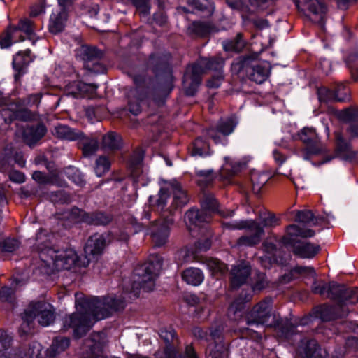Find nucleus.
I'll use <instances>...</instances> for the list:
<instances>
[{"mask_svg":"<svg viewBox=\"0 0 358 358\" xmlns=\"http://www.w3.org/2000/svg\"><path fill=\"white\" fill-rule=\"evenodd\" d=\"M314 294L337 301L339 299L349 300V303H358V288L348 287L334 282L326 284L324 282H317L315 280L312 286Z\"/></svg>","mask_w":358,"mask_h":358,"instance_id":"11","label":"nucleus"},{"mask_svg":"<svg viewBox=\"0 0 358 358\" xmlns=\"http://www.w3.org/2000/svg\"><path fill=\"white\" fill-rule=\"evenodd\" d=\"M70 345V339L67 337H55L51 345L46 350V356L48 358H55L61 352L65 351Z\"/></svg>","mask_w":358,"mask_h":358,"instance_id":"35","label":"nucleus"},{"mask_svg":"<svg viewBox=\"0 0 358 358\" xmlns=\"http://www.w3.org/2000/svg\"><path fill=\"white\" fill-rule=\"evenodd\" d=\"M103 149L115 151L119 150L122 146L121 137L115 132H108L102 137Z\"/></svg>","mask_w":358,"mask_h":358,"instance_id":"38","label":"nucleus"},{"mask_svg":"<svg viewBox=\"0 0 358 358\" xmlns=\"http://www.w3.org/2000/svg\"><path fill=\"white\" fill-rule=\"evenodd\" d=\"M162 268V258L157 255H151L144 264L135 268L134 282L130 292L136 296L139 289L145 292L153 290L155 280Z\"/></svg>","mask_w":358,"mask_h":358,"instance_id":"6","label":"nucleus"},{"mask_svg":"<svg viewBox=\"0 0 358 358\" xmlns=\"http://www.w3.org/2000/svg\"><path fill=\"white\" fill-rule=\"evenodd\" d=\"M170 55H151L149 59V64L154 66V71L157 72L159 69L169 73V61Z\"/></svg>","mask_w":358,"mask_h":358,"instance_id":"46","label":"nucleus"},{"mask_svg":"<svg viewBox=\"0 0 358 358\" xmlns=\"http://www.w3.org/2000/svg\"><path fill=\"white\" fill-rule=\"evenodd\" d=\"M187 3L192 12L207 10L209 14H212L214 10L213 3L208 1L202 3L199 0H188Z\"/></svg>","mask_w":358,"mask_h":358,"instance_id":"53","label":"nucleus"},{"mask_svg":"<svg viewBox=\"0 0 358 358\" xmlns=\"http://www.w3.org/2000/svg\"><path fill=\"white\" fill-rule=\"evenodd\" d=\"M196 174L199 178L197 180L198 185L201 187L208 186L215 178V175L212 169L198 170Z\"/></svg>","mask_w":358,"mask_h":358,"instance_id":"54","label":"nucleus"},{"mask_svg":"<svg viewBox=\"0 0 358 358\" xmlns=\"http://www.w3.org/2000/svg\"><path fill=\"white\" fill-rule=\"evenodd\" d=\"M47 129L42 123L27 127L23 132L24 141L31 147L35 145L46 134Z\"/></svg>","mask_w":358,"mask_h":358,"instance_id":"28","label":"nucleus"},{"mask_svg":"<svg viewBox=\"0 0 358 358\" xmlns=\"http://www.w3.org/2000/svg\"><path fill=\"white\" fill-rule=\"evenodd\" d=\"M13 149L12 148H6L0 153V171L6 172L9 171L13 165Z\"/></svg>","mask_w":358,"mask_h":358,"instance_id":"50","label":"nucleus"},{"mask_svg":"<svg viewBox=\"0 0 358 358\" xmlns=\"http://www.w3.org/2000/svg\"><path fill=\"white\" fill-rule=\"evenodd\" d=\"M260 223H258L264 229V227H275L280 224V220L270 212L263 213L259 215Z\"/></svg>","mask_w":358,"mask_h":358,"instance_id":"52","label":"nucleus"},{"mask_svg":"<svg viewBox=\"0 0 358 358\" xmlns=\"http://www.w3.org/2000/svg\"><path fill=\"white\" fill-rule=\"evenodd\" d=\"M36 317H38V321L41 325L43 327L50 325L55 320L52 306L45 302L31 303L22 315L23 322L20 327V333L26 334L31 331Z\"/></svg>","mask_w":358,"mask_h":358,"instance_id":"10","label":"nucleus"},{"mask_svg":"<svg viewBox=\"0 0 358 358\" xmlns=\"http://www.w3.org/2000/svg\"><path fill=\"white\" fill-rule=\"evenodd\" d=\"M97 85L95 84H87L81 82L73 83L71 87L67 89V94H71L73 97H78L83 93H93L96 91Z\"/></svg>","mask_w":358,"mask_h":358,"instance_id":"41","label":"nucleus"},{"mask_svg":"<svg viewBox=\"0 0 358 358\" xmlns=\"http://www.w3.org/2000/svg\"><path fill=\"white\" fill-rule=\"evenodd\" d=\"M286 235L282 238L285 245H292L293 253L303 259H312L320 250L319 245L307 241H296V237L310 238L315 236V231L301 228L296 224H289L286 228Z\"/></svg>","mask_w":358,"mask_h":358,"instance_id":"5","label":"nucleus"},{"mask_svg":"<svg viewBox=\"0 0 358 358\" xmlns=\"http://www.w3.org/2000/svg\"><path fill=\"white\" fill-rule=\"evenodd\" d=\"M189 153L192 157L208 155L210 153L209 145L202 138H197L189 146Z\"/></svg>","mask_w":358,"mask_h":358,"instance_id":"40","label":"nucleus"},{"mask_svg":"<svg viewBox=\"0 0 358 358\" xmlns=\"http://www.w3.org/2000/svg\"><path fill=\"white\" fill-rule=\"evenodd\" d=\"M336 304L331 306H322L317 310V317L322 321H330L338 317H344L352 311L349 306V300L345 299L336 301Z\"/></svg>","mask_w":358,"mask_h":358,"instance_id":"17","label":"nucleus"},{"mask_svg":"<svg viewBox=\"0 0 358 358\" xmlns=\"http://www.w3.org/2000/svg\"><path fill=\"white\" fill-rule=\"evenodd\" d=\"M226 162L220 170V174L223 178H229L240 171L245 166V164L234 162L229 158H225Z\"/></svg>","mask_w":358,"mask_h":358,"instance_id":"45","label":"nucleus"},{"mask_svg":"<svg viewBox=\"0 0 358 358\" xmlns=\"http://www.w3.org/2000/svg\"><path fill=\"white\" fill-rule=\"evenodd\" d=\"M222 45L226 51L240 52L244 48L245 41L243 38V34L238 33L234 39L224 41Z\"/></svg>","mask_w":358,"mask_h":358,"instance_id":"48","label":"nucleus"},{"mask_svg":"<svg viewBox=\"0 0 358 358\" xmlns=\"http://www.w3.org/2000/svg\"><path fill=\"white\" fill-rule=\"evenodd\" d=\"M50 198L54 203H68L70 201L69 195L64 191L52 192L50 195Z\"/></svg>","mask_w":358,"mask_h":358,"instance_id":"62","label":"nucleus"},{"mask_svg":"<svg viewBox=\"0 0 358 358\" xmlns=\"http://www.w3.org/2000/svg\"><path fill=\"white\" fill-rule=\"evenodd\" d=\"M103 52L94 46L82 45L76 50V56L84 62L85 68L95 73H103L106 71L105 66L100 62Z\"/></svg>","mask_w":358,"mask_h":358,"instance_id":"14","label":"nucleus"},{"mask_svg":"<svg viewBox=\"0 0 358 358\" xmlns=\"http://www.w3.org/2000/svg\"><path fill=\"white\" fill-rule=\"evenodd\" d=\"M250 180L252 192L255 194H258L264 185L267 182L268 176L263 173L253 171L251 173Z\"/></svg>","mask_w":358,"mask_h":358,"instance_id":"47","label":"nucleus"},{"mask_svg":"<svg viewBox=\"0 0 358 358\" xmlns=\"http://www.w3.org/2000/svg\"><path fill=\"white\" fill-rule=\"evenodd\" d=\"M173 222L172 219L157 220L150 223V234L155 246L164 245L169 235V225Z\"/></svg>","mask_w":358,"mask_h":358,"instance_id":"21","label":"nucleus"},{"mask_svg":"<svg viewBox=\"0 0 358 358\" xmlns=\"http://www.w3.org/2000/svg\"><path fill=\"white\" fill-rule=\"evenodd\" d=\"M8 29L10 33V34H11L14 43L23 41L25 39V37L23 36V33L17 27V26H10Z\"/></svg>","mask_w":358,"mask_h":358,"instance_id":"64","label":"nucleus"},{"mask_svg":"<svg viewBox=\"0 0 358 358\" xmlns=\"http://www.w3.org/2000/svg\"><path fill=\"white\" fill-rule=\"evenodd\" d=\"M299 139L306 145L301 150V157L308 160L313 155H319L326 151V148L322 144L313 128L304 127L298 134Z\"/></svg>","mask_w":358,"mask_h":358,"instance_id":"15","label":"nucleus"},{"mask_svg":"<svg viewBox=\"0 0 358 358\" xmlns=\"http://www.w3.org/2000/svg\"><path fill=\"white\" fill-rule=\"evenodd\" d=\"M53 134L59 138L68 141H76L81 136V132L64 124L57 125L54 129Z\"/></svg>","mask_w":358,"mask_h":358,"instance_id":"36","label":"nucleus"},{"mask_svg":"<svg viewBox=\"0 0 358 358\" xmlns=\"http://www.w3.org/2000/svg\"><path fill=\"white\" fill-rule=\"evenodd\" d=\"M222 224L229 229H248L252 232L250 234L241 236L237 239L236 245L238 246H255L261 242L262 238L264 235V230L254 220L223 222Z\"/></svg>","mask_w":358,"mask_h":358,"instance_id":"12","label":"nucleus"},{"mask_svg":"<svg viewBox=\"0 0 358 358\" xmlns=\"http://www.w3.org/2000/svg\"><path fill=\"white\" fill-rule=\"evenodd\" d=\"M20 246V242L16 238H7L0 243V248L3 253H12Z\"/></svg>","mask_w":358,"mask_h":358,"instance_id":"55","label":"nucleus"},{"mask_svg":"<svg viewBox=\"0 0 358 358\" xmlns=\"http://www.w3.org/2000/svg\"><path fill=\"white\" fill-rule=\"evenodd\" d=\"M200 210L191 209L186 212L185 217L190 224L195 226H201L208 223L211 219L212 214L217 213L224 217H231L234 214L232 210H222L218 208V203L214 196L204 194L201 199Z\"/></svg>","mask_w":358,"mask_h":358,"instance_id":"8","label":"nucleus"},{"mask_svg":"<svg viewBox=\"0 0 358 358\" xmlns=\"http://www.w3.org/2000/svg\"><path fill=\"white\" fill-rule=\"evenodd\" d=\"M182 278L187 284L197 286L203 281L204 275L200 269L190 267L182 272Z\"/></svg>","mask_w":358,"mask_h":358,"instance_id":"37","label":"nucleus"},{"mask_svg":"<svg viewBox=\"0 0 358 358\" xmlns=\"http://www.w3.org/2000/svg\"><path fill=\"white\" fill-rule=\"evenodd\" d=\"M251 273L250 266L248 262H241L234 266L230 272L231 287L237 289L243 285Z\"/></svg>","mask_w":358,"mask_h":358,"instance_id":"26","label":"nucleus"},{"mask_svg":"<svg viewBox=\"0 0 358 358\" xmlns=\"http://www.w3.org/2000/svg\"><path fill=\"white\" fill-rule=\"evenodd\" d=\"M32 61L33 58L29 50L20 51L14 56L13 67L15 71L14 75L15 81H20L21 76L26 73L29 64Z\"/></svg>","mask_w":358,"mask_h":358,"instance_id":"25","label":"nucleus"},{"mask_svg":"<svg viewBox=\"0 0 358 358\" xmlns=\"http://www.w3.org/2000/svg\"><path fill=\"white\" fill-rule=\"evenodd\" d=\"M324 213V215L315 216L309 210H298L296 211L295 220L305 224L312 223L313 225L329 224L330 220L334 218V216L331 213L325 212Z\"/></svg>","mask_w":358,"mask_h":358,"instance_id":"27","label":"nucleus"},{"mask_svg":"<svg viewBox=\"0 0 358 358\" xmlns=\"http://www.w3.org/2000/svg\"><path fill=\"white\" fill-rule=\"evenodd\" d=\"M1 106L3 115H8L10 122L14 120L29 121L34 117L29 108H23L20 99L8 100L6 98V103Z\"/></svg>","mask_w":358,"mask_h":358,"instance_id":"18","label":"nucleus"},{"mask_svg":"<svg viewBox=\"0 0 358 358\" xmlns=\"http://www.w3.org/2000/svg\"><path fill=\"white\" fill-rule=\"evenodd\" d=\"M78 141V147L82 150L85 157H90L95 154L99 148V138L96 136H85L81 133Z\"/></svg>","mask_w":358,"mask_h":358,"instance_id":"31","label":"nucleus"},{"mask_svg":"<svg viewBox=\"0 0 358 358\" xmlns=\"http://www.w3.org/2000/svg\"><path fill=\"white\" fill-rule=\"evenodd\" d=\"M34 249L38 252L41 267L45 268V272L69 270L78 261L76 251L69 248L56 250L50 247V238L48 233L40 229L36 234Z\"/></svg>","mask_w":358,"mask_h":358,"instance_id":"3","label":"nucleus"},{"mask_svg":"<svg viewBox=\"0 0 358 358\" xmlns=\"http://www.w3.org/2000/svg\"><path fill=\"white\" fill-rule=\"evenodd\" d=\"M345 96H339L337 91L323 87L319 90L318 95L320 101H328L334 100L338 102H343L348 99L347 93L345 92Z\"/></svg>","mask_w":358,"mask_h":358,"instance_id":"51","label":"nucleus"},{"mask_svg":"<svg viewBox=\"0 0 358 358\" xmlns=\"http://www.w3.org/2000/svg\"><path fill=\"white\" fill-rule=\"evenodd\" d=\"M292 271L300 275L308 276L315 279L316 273L313 267L311 266H296Z\"/></svg>","mask_w":358,"mask_h":358,"instance_id":"63","label":"nucleus"},{"mask_svg":"<svg viewBox=\"0 0 358 358\" xmlns=\"http://www.w3.org/2000/svg\"><path fill=\"white\" fill-rule=\"evenodd\" d=\"M334 136L336 152L343 157L350 155L352 153V150L350 141H347L340 131H336Z\"/></svg>","mask_w":358,"mask_h":358,"instance_id":"39","label":"nucleus"},{"mask_svg":"<svg viewBox=\"0 0 358 358\" xmlns=\"http://www.w3.org/2000/svg\"><path fill=\"white\" fill-rule=\"evenodd\" d=\"M11 338L6 331L0 330V358H32L39 355L41 345L32 342L17 351L10 348Z\"/></svg>","mask_w":358,"mask_h":358,"instance_id":"13","label":"nucleus"},{"mask_svg":"<svg viewBox=\"0 0 358 358\" xmlns=\"http://www.w3.org/2000/svg\"><path fill=\"white\" fill-rule=\"evenodd\" d=\"M67 11L66 9L59 8L53 12L50 17L49 31L52 34H58L64 29L67 20Z\"/></svg>","mask_w":358,"mask_h":358,"instance_id":"30","label":"nucleus"},{"mask_svg":"<svg viewBox=\"0 0 358 358\" xmlns=\"http://www.w3.org/2000/svg\"><path fill=\"white\" fill-rule=\"evenodd\" d=\"M112 219L110 215L105 214L102 212H96L88 213L86 223L94 225H106L112 221Z\"/></svg>","mask_w":358,"mask_h":358,"instance_id":"49","label":"nucleus"},{"mask_svg":"<svg viewBox=\"0 0 358 358\" xmlns=\"http://www.w3.org/2000/svg\"><path fill=\"white\" fill-rule=\"evenodd\" d=\"M252 291H242L238 297H237L229 306L228 308V316L230 319L238 320L242 317L243 310L245 308V304L252 299Z\"/></svg>","mask_w":358,"mask_h":358,"instance_id":"23","label":"nucleus"},{"mask_svg":"<svg viewBox=\"0 0 358 358\" xmlns=\"http://www.w3.org/2000/svg\"><path fill=\"white\" fill-rule=\"evenodd\" d=\"M208 358H227V349L222 342L213 343L206 348Z\"/></svg>","mask_w":358,"mask_h":358,"instance_id":"43","label":"nucleus"},{"mask_svg":"<svg viewBox=\"0 0 358 358\" xmlns=\"http://www.w3.org/2000/svg\"><path fill=\"white\" fill-rule=\"evenodd\" d=\"M32 178L37 183L41 185L52 184L56 185H62L59 180L58 175L55 173L46 174L40 171H35L32 173Z\"/></svg>","mask_w":358,"mask_h":358,"instance_id":"42","label":"nucleus"},{"mask_svg":"<svg viewBox=\"0 0 358 358\" xmlns=\"http://www.w3.org/2000/svg\"><path fill=\"white\" fill-rule=\"evenodd\" d=\"M215 31L217 30L215 26L210 22L195 21L188 27L189 34L196 37H206Z\"/></svg>","mask_w":358,"mask_h":358,"instance_id":"32","label":"nucleus"},{"mask_svg":"<svg viewBox=\"0 0 358 358\" xmlns=\"http://www.w3.org/2000/svg\"><path fill=\"white\" fill-rule=\"evenodd\" d=\"M257 55L239 57L232 64L231 68L236 73L244 72L249 79L256 83H264L269 76L271 66L266 62L258 63Z\"/></svg>","mask_w":358,"mask_h":358,"instance_id":"9","label":"nucleus"},{"mask_svg":"<svg viewBox=\"0 0 358 358\" xmlns=\"http://www.w3.org/2000/svg\"><path fill=\"white\" fill-rule=\"evenodd\" d=\"M111 241L112 236L110 234H94L88 238L84 248L85 253L86 255H99Z\"/></svg>","mask_w":358,"mask_h":358,"instance_id":"22","label":"nucleus"},{"mask_svg":"<svg viewBox=\"0 0 358 358\" xmlns=\"http://www.w3.org/2000/svg\"><path fill=\"white\" fill-rule=\"evenodd\" d=\"M42 98L41 93H36L28 95L24 98H22L21 102L23 108H28L32 107H38L41 103Z\"/></svg>","mask_w":358,"mask_h":358,"instance_id":"59","label":"nucleus"},{"mask_svg":"<svg viewBox=\"0 0 358 358\" xmlns=\"http://www.w3.org/2000/svg\"><path fill=\"white\" fill-rule=\"evenodd\" d=\"M171 90V87L170 83H168L165 85H160L157 86L151 92H149V94L153 101L159 106L164 103L166 97L169 94Z\"/></svg>","mask_w":358,"mask_h":358,"instance_id":"44","label":"nucleus"},{"mask_svg":"<svg viewBox=\"0 0 358 358\" xmlns=\"http://www.w3.org/2000/svg\"><path fill=\"white\" fill-rule=\"evenodd\" d=\"M140 80L141 78L138 77L134 78L136 87L128 93V109L134 115H138L141 112V102L146 97V94L142 92Z\"/></svg>","mask_w":358,"mask_h":358,"instance_id":"24","label":"nucleus"},{"mask_svg":"<svg viewBox=\"0 0 358 358\" xmlns=\"http://www.w3.org/2000/svg\"><path fill=\"white\" fill-rule=\"evenodd\" d=\"M295 4L298 10L308 16L312 22L319 24L321 27L323 26L326 8L322 1L295 0Z\"/></svg>","mask_w":358,"mask_h":358,"instance_id":"16","label":"nucleus"},{"mask_svg":"<svg viewBox=\"0 0 358 358\" xmlns=\"http://www.w3.org/2000/svg\"><path fill=\"white\" fill-rule=\"evenodd\" d=\"M207 265L215 275H222L224 274L227 270V266L217 259L212 258L208 259Z\"/></svg>","mask_w":358,"mask_h":358,"instance_id":"56","label":"nucleus"},{"mask_svg":"<svg viewBox=\"0 0 358 358\" xmlns=\"http://www.w3.org/2000/svg\"><path fill=\"white\" fill-rule=\"evenodd\" d=\"M268 285V280L264 273H259L256 275L255 282L252 287V291H261Z\"/></svg>","mask_w":358,"mask_h":358,"instance_id":"61","label":"nucleus"},{"mask_svg":"<svg viewBox=\"0 0 358 358\" xmlns=\"http://www.w3.org/2000/svg\"><path fill=\"white\" fill-rule=\"evenodd\" d=\"M165 184L166 186L160 189L158 198L150 196L149 201L152 206H156L158 210L162 211L166 206L167 199H169V192H171L173 194L172 202L168 210L172 214L173 210L186 205L189 201V197L186 191L178 181L171 180Z\"/></svg>","mask_w":358,"mask_h":358,"instance_id":"7","label":"nucleus"},{"mask_svg":"<svg viewBox=\"0 0 358 358\" xmlns=\"http://www.w3.org/2000/svg\"><path fill=\"white\" fill-rule=\"evenodd\" d=\"M224 65V59L220 56L212 58H205L201 60V64H193L188 66L183 76V87L187 96H194L199 85L201 82V73L203 69L213 70L217 72L215 76L208 80L209 87L217 88L220 85L224 76L222 69Z\"/></svg>","mask_w":358,"mask_h":358,"instance_id":"4","label":"nucleus"},{"mask_svg":"<svg viewBox=\"0 0 358 358\" xmlns=\"http://www.w3.org/2000/svg\"><path fill=\"white\" fill-rule=\"evenodd\" d=\"M87 215H88V213H86L78 208H73L71 210L68 217L75 222H86Z\"/></svg>","mask_w":358,"mask_h":358,"instance_id":"60","label":"nucleus"},{"mask_svg":"<svg viewBox=\"0 0 358 358\" xmlns=\"http://www.w3.org/2000/svg\"><path fill=\"white\" fill-rule=\"evenodd\" d=\"M301 342L305 343L303 348L304 358H328L327 352L320 348L316 340H301Z\"/></svg>","mask_w":358,"mask_h":358,"instance_id":"34","label":"nucleus"},{"mask_svg":"<svg viewBox=\"0 0 358 358\" xmlns=\"http://www.w3.org/2000/svg\"><path fill=\"white\" fill-rule=\"evenodd\" d=\"M245 318L248 327L240 328L239 331L243 336L255 341H260L262 335L249 327L252 325L274 327L278 330L279 336L285 339H292L299 333L295 325L289 320L282 319L273 310V300L269 296L265 297L256 303L246 313Z\"/></svg>","mask_w":358,"mask_h":358,"instance_id":"2","label":"nucleus"},{"mask_svg":"<svg viewBox=\"0 0 358 358\" xmlns=\"http://www.w3.org/2000/svg\"><path fill=\"white\" fill-rule=\"evenodd\" d=\"M76 306L81 310L78 312L66 315L63 320V329L67 330L72 328L76 337L83 336L96 321L108 317L113 311L124 309L125 299L113 297L98 298L78 301Z\"/></svg>","mask_w":358,"mask_h":358,"instance_id":"1","label":"nucleus"},{"mask_svg":"<svg viewBox=\"0 0 358 358\" xmlns=\"http://www.w3.org/2000/svg\"><path fill=\"white\" fill-rule=\"evenodd\" d=\"M343 61L353 79L358 80V48L354 47L346 50L343 53Z\"/></svg>","mask_w":358,"mask_h":358,"instance_id":"33","label":"nucleus"},{"mask_svg":"<svg viewBox=\"0 0 358 358\" xmlns=\"http://www.w3.org/2000/svg\"><path fill=\"white\" fill-rule=\"evenodd\" d=\"M160 337L166 343V347L163 352H157L155 354V358L158 355L159 358H168V351H172L173 355L176 353L175 345L178 343V339L176 337V332L172 328L161 329Z\"/></svg>","mask_w":358,"mask_h":358,"instance_id":"29","label":"nucleus"},{"mask_svg":"<svg viewBox=\"0 0 358 358\" xmlns=\"http://www.w3.org/2000/svg\"><path fill=\"white\" fill-rule=\"evenodd\" d=\"M110 166V162L108 157L100 156L96 160V166L94 168L95 173L97 176H102L106 172L108 171Z\"/></svg>","mask_w":358,"mask_h":358,"instance_id":"58","label":"nucleus"},{"mask_svg":"<svg viewBox=\"0 0 358 358\" xmlns=\"http://www.w3.org/2000/svg\"><path fill=\"white\" fill-rule=\"evenodd\" d=\"M17 27L27 36V38H32L34 34L35 27L34 22L31 20L27 18L21 19Z\"/></svg>","mask_w":358,"mask_h":358,"instance_id":"57","label":"nucleus"},{"mask_svg":"<svg viewBox=\"0 0 358 358\" xmlns=\"http://www.w3.org/2000/svg\"><path fill=\"white\" fill-rule=\"evenodd\" d=\"M103 335L101 333H94L92 334L91 338L85 340V346L87 350L83 354V358H120L116 356L104 355L105 342Z\"/></svg>","mask_w":358,"mask_h":358,"instance_id":"20","label":"nucleus"},{"mask_svg":"<svg viewBox=\"0 0 358 358\" xmlns=\"http://www.w3.org/2000/svg\"><path fill=\"white\" fill-rule=\"evenodd\" d=\"M238 120L235 115H231L225 119H221L215 128L207 130V136L215 143H222L223 138L221 136H227L231 134L236 125Z\"/></svg>","mask_w":358,"mask_h":358,"instance_id":"19","label":"nucleus"}]
</instances>
